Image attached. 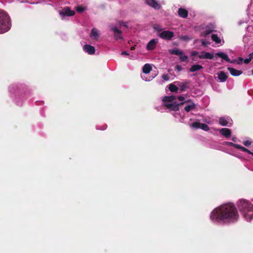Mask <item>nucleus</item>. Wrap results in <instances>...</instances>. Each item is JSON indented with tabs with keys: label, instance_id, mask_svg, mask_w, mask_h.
<instances>
[{
	"label": "nucleus",
	"instance_id": "obj_26",
	"mask_svg": "<svg viewBox=\"0 0 253 253\" xmlns=\"http://www.w3.org/2000/svg\"><path fill=\"white\" fill-rule=\"evenodd\" d=\"M152 70V66L149 64H145L143 68L142 71L145 74H147Z\"/></svg>",
	"mask_w": 253,
	"mask_h": 253
},
{
	"label": "nucleus",
	"instance_id": "obj_55",
	"mask_svg": "<svg viewBox=\"0 0 253 253\" xmlns=\"http://www.w3.org/2000/svg\"><path fill=\"white\" fill-rule=\"evenodd\" d=\"M239 24V25H241L242 24V22H240Z\"/></svg>",
	"mask_w": 253,
	"mask_h": 253
},
{
	"label": "nucleus",
	"instance_id": "obj_22",
	"mask_svg": "<svg viewBox=\"0 0 253 253\" xmlns=\"http://www.w3.org/2000/svg\"><path fill=\"white\" fill-rule=\"evenodd\" d=\"M215 56H217L222 59L227 61H230V58L228 57V55L224 52H218L215 54Z\"/></svg>",
	"mask_w": 253,
	"mask_h": 253
},
{
	"label": "nucleus",
	"instance_id": "obj_42",
	"mask_svg": "<svg viewBox=\"0 0 253 253\" xmlns=\"http://www.w3.org/2000/svg\"><path fill=\"white\" fill-rule=\"evenodd\" d=\"M107 125H104L101 127L100 128H99L98 126H97L96 127V128L97 129H99V130H105L106 128H107Z\"/></svg>",
	"mask_w": 253,
	"mask_h": 253
},
{
	"label": "nucleus",
	"instance_id": "obj_7",
	"mask_svg": "<svg viewBox=\"0 0 253 253\" xmlns=\"http://www.w3.org/2000/svg\"><path fill=\"white\" fill-rule=\"evenodd\" d=\"M158 36L162 39L169 41L174 37V33L169 31L165 30L159 33Z\"/></svg>",
	"mask_w": 253,
	"mask_h": 253
},
{
	"label": "nucleus",
	"instance_id": "obj_56",
	"mask_svg": "<svg viewBox=\"0 0 253 253\" xmlns=\"http://www.w3.org/2000/svg\"><path fill=\"white\" fill-rule=\"evenodd\" d=\"M22 2H24V1H22ZM24 2H27V0L24 1Z\"/></svg>",
	"mask_w": 253,
	"mask_h": 253
},
{
	"label": "nucleus",
	"instance_id": "obj_37",
	"mask_svg": "<svg viewBox=\"0 0 253 253\" xmlns=\"http://www.w3.org/2000/svg\"><path fill=\"white\" fill-rule=\"evenodd\" d=\"M253 59L251 58V56H250V54L248 55V58H246L245 59H244V62L245 64H248L250 62V61Z\"/></svg>",
	"mask_w": 253,
	"mask_h": 253
},
{
	"label": "nucleus",
	"instance_id": "obj_54",
	"mask_svg": "<svg viewBox=\"0 0 253 253\" xmlns=\"http://www.w3.org/2000/svg\"><path fill=\"white\" fill-rule=\"evenodd\" d=\"M252 75H253V70H252Z\"/></svg>",
	"mask_w": 253,
	"mask_h": 253
},
{
	"label": "nucleus",
	"instance_id": "obj_47",
	"mask_svg": "<svg viewBox=\"0 0 253 253\" xmlns=\"http://www.w3.org/2000/svg\"><path fill=\"white\" fill-rule=\"evenodd\" d=\"M227 62L228 63H234L236 62H237V61L236 60H231L230 59V61H227Z\"/></svg>",
	"mask_w": 253,
	"mask_h": 253
},
{
	"label": "nucleus",
	"instance_id": "obj_17",
	"mask_svg": "<svg viewBox=\"0 0 253 253\" xmlns=\"http://www.w3.org/2000/svg\"><path fill=\"white\" fill-rule=\"evenodd\" d=\"M220 133L225 137L228 138L231 135V131L230 129L228 128H222L219 130Z\"/></svg>",
	"mask_w": 253,
	"mask_h": 253
},
{
	"label": "nucleus",
	"instance_id": "obj_6",
	"mask_svg": "<svg viewBox=\"0 0 253 253\" xmlns=\"http://www.w3.org/2000/svg\"><path fill=\"white\" fill-rule=\"evenodd\" d=\"M59 13L62 19H64L66 17L74 15L75 12L74 10H71L69 7L66 6L60 10Z\"/></svg>",
	"mask_w": 253,
	"mask_h": 253
},
{
	"label": "nucleus",
	"instance_id": "obj_46",
	"mask_svg": "<svg viewBox=\"0 0 253 253\" xmlns=\"http://www.w3.org/2000/svg\"><path fill=\"white\" fill-rule=\"evenodd\" d=\"M121 55H128L129 53L125 51H123L121 53Z\"/></svg>",
	"mask_w": 253,
	"mask_h": 253
},
{
	"label": "nucleus",
	"instance_id": "obj_21",
	"mask_svg": "<svg viewBox=\"0 0 253 253\" xmlns=\"http://www.w3.org/2000/svg\"><path fill=\"white\" fill-rule=\"evenodd\" d=\"M217 76L218 79L219 80L220 82H225L227 79V76L226 74L222 71L219 72L217 74Z\"/></svg>",
	"mask_w": 253,
	"mask_h": 253
},
{
	"label": "nucleus",
	"instance_id": "obj_19",
	"mask_svg": "<svg viewBox=\"0 0 253 253\" xmlns=\"http://www.w3.org/2000/svg\"><path fill=\"white\" fill-rule=\"evenodd\" d=\"M188 11L186 9L180 7L178 10V15L180 17L186 18L188 16Z\"/></svg>",
	"mask_w": 253,
	"mask_h": 253
},
{
	"label": "nucleus",
	"instance_id": "obj_52",
	"mask_svg": "<svg viewBox=\"0 0 253 253\" xmlns=\"http://www.w3.org/2000/svg\"><path fill=\"white\" fill-rule=\"evenodd\" d=\"M248 153L252 155L253 156V152H252L251 151H250V152H249Z\"/></svg>",
	"mask_w": 253,
	"mask_h": 253
},
{
	"label": "nucleus",
	"instance_id": "obj_32",
	"mask_svg": "<svg viewBox=\"0 0 253 253\" xmlns=\"http://www.w3.org/2000/svg\"><path fill=\"white\" fill-rule=\"evenodd\" d=\"M179 59L182 61H186L188 58V56L185 55L182 51V53L179 55Z\"/></svg>",
	"mask_w": 253,
	"mask_h": 253
},
{
	"label": "nucleus",
	"instance_id": "obj_14",
	"mask_svg": "<svg viewBox=\"0 0 253 253\" xmlns=\"http://www.w3.org/2000/svg\"><path fill=\"white\" fill-rule=\"evenodd\" d=\"M158 43V39H153L150 40L146 45V49L148 50H152L156 46Z\"/></svg>",
	"mask_w": 253,
	"mask_h": 253
},
{
	"label": "nucleus",
	"instance_id": "obj_27",
	"mask_svg": "<svg viewBox=\"0 0 253 253\" xmlns=\"http://www.w3.org/2000/svg\"><path fill=\"white\" fill-rule=\"evenodd\" d=\"M169 53L171 55H179L182 53V51L177 48H173L171 49H169Z\"/></svg>",
	"mask_w": 253,
	"mask_h": 253
},
{
	"label": "nucleus",
	"instance_id": "obj_13",
	"mask_svg": "<svg viewBox=\"0 0 253 253\" xmlns=\"http://www.w3.org/2000/svg\"><path fill=\"white\" fill-rule=\"evenodd\" d=\"M189 83L188 82L177 83V85H178L179 92L187 90L189 88Z\"/></svg>",
	"mask_w": 253,
	"mask_h": 253
},
{
	"label": "nucleus",
	"instance_id": "obj_5",
	"mask_svg": "<svg viewBox=\"0 0 253 253\" xmlns=\"http://www.w3.org/2000/svg\"><path fill=\"white\" fill-rule=\"evenodd\" d=\"M175 97L173 95L164 97L162 99L164 106L170 111H178L179 104L175 101Z\"/></svg>",
	"mask_w": 253,
	"mask_h": 253
},
{
	"label": "nucleus",
	"instance_id": "obj_18",
	"mask_svg": "<svg viewBox=\"0 0 253 253\" xmlns=\"http://www.w3.org/2000/svg\"><path fill=\"white\" fill-rule=\"evenodd\" d=\"M227 70L233 76H239L243 73L241 70H238L232 67H228Z\"/></svg>",
	"mask_w": 253,
	"mask_h": 253
},
{
	"label": "nucleus",
	"instance_id": "obj_3",
	"mask_svg": "<svg viewBox=\"0 0 253 253\" xmlns=\"http://www.w3.org/2000/svg\"><path fill=\"white\" fill-rule=\"evenodd\" d=\"M237 207L246 220L250 221L253 219V204L251 202L245 199L240 200Z\"/></svg>",
	"mask_w": 253,
	"mask_h": 253
},
{
	"label": "nucleus",
	"instance_id": "obj_24",
	"mask_svg": "<svg viewBox=\"0 0 253 253\" xmlns=\"http://www.w3.org/2000/svg\"><path fill=\"white\" fill-rule=\"evenodd\" d=\"M243 41L244 43V46L245 49H249L250 46L249 42L250 41V38L248 36H244L243 37Z\"/></svg>",
	"mask_w": 253,
	"mask_h": 253
},
{
	"label": "nucleus",
	"instance_id": "obj_4",
	"mask_svg": "<svg viewBox=\"0 0 253 253\" xmlns=\"http://www.w3.org/2000/svg\"><path fill=\"white\" fill-rule=\"evenodd\" d=\"M10 28L9 16L4 11L0 10V34L7 32Z\"/></svg>",
	"mask_w": 253,
	"mask_h": 253
},
{
	"label": "nucleus",
	"instance_id": "obj_11",
	"mask_svg": "<svg viewBox=\"0 0 253 253\" xmlns=\"http://www.w3.org/2000/svg\"><path fill=\"white\" fill-rule=\"evenodd\" d=\"M190 126L196 129L201 128L205 131L209 130V126L205 124L201 123L199 121H196L190 125Z\"/></svg>",
	"mask_w": 253,
	"mask_h": 253
},
{
	"label": "nucleus",
	"instance_id": "obj_51",
	"mask_svg": "<svg viewBox=\"0 0 253 253\" xmlns=\"http://www.w3.org/2000/svg\"><path fill=\"white\" fill-rule=\"evenodd\" d=\"M250 56H251V58L253 59V52L250 53Z\"/></svg>",
	"mask_w": 253,
	"mask_h": 253
},
{
	"label": "nucleus",
	"instance_id": "obj_36",
	"mask_svg": "<svg viewBox=\"0 0 253 253\" xmlns=\"http://www.w3.org/2000/svg\"><path fill=\"white\" fill-rule=\"evenodd\" d=\"M178 99L179 100V101H180L181 102L179 104V105L180 104H183L184 102H187V101L185 99V98L183 96H182V95L179 96L178 97Z\"/></svg>",
	"mask_w": 253,
	"mask_h": 253
},
{
	"label": "nucleus",
	"instance_id": "obj_23",
	"mask_svg": "<svg viewBox=\"0 0 253 253\" xmlns=\"http://www.w3.org/2000/svg\"><path fill=\"white\" fill-rule=\"evenodd\" d=\"M91 38L92 39L96 40L99 38V32L96 28H93L90 35Z\"/></svg>",
	"mask_w": 253,
	"mask_h": 253
},
{
	"label": "nucleus",
	"instance_id": "obj_40",
	"mask_svg": "<svg viewBox=\"0 0 253 253\" xmlns=\"http://www.w3.org/2000/svg\"><path fill=\"white\" fill-rule=\"evenodd\" d=\"M243 61H244V59L242 57H239L237 60L236 63L237 64L239 65L241 64Z\"/></svg>",
	"mask_w": 253,
	"mask_h": 253
},
{
	"label": "nucleus",
	"instance_id": "obj_41",
	"mask_svg": "<svg viewBox=\"0 0 253 253\" xmlns=\"http://www.w3.org/2000/svg\"><path fill=\"white\" fill-rule=\"evenodd\" d=\"M162 78L165 80V81H169V76L168 75H166V74H164L163 76H162Z\"/></svg>",
	"mask_w": 253,
	"mask_h": 253
},
{
	"label": "nucleus",
	"instance_id": "obj_25",
	"mask_svg": "<svg viewBox=\"0 0 253 253\" xmlns=\"http://www.w3.org/2000/svg\"><path fill=\"white\" fill-rule=\"evenodd\" d=\"M203 68L202 65L199 64H195L192 65L189 69V72H194L199 70H200Z\"/></svg>",
	"mask_w": 253,
	"mask_h": 253
},
{
	"label": "nucleus",
	"instance_id": "obj_39",
	"mask_svg": "<svg viewBox=\"0 0 253 253\" xmlns=\"http://www.w3.org/2000/svg\"><path fill=\"white\" fill-rule=\"evenodd\" d=\"M244 145L246 146H249L251 144V141L249 140H245L243 142Z\"/></svg>",
	"mask_w": 253,
	"mask_h": 253
},
{
	"label": "nucleus",
	"instance_id": "obj_9",
	"mask_svg": "<svg viewBox=\"0 0 253 253\" xmlns=\"http://www.w3.org/2000/svg\"><path fill=\"white\" fill-rule=\"evenodd\" d=\"M219 124L222 126H230L233 123L230 118L228 117H222L219 119Z\"/></svg>",
	"mask_w": 253,
	"mask_h": 253
},
{
	"label": "nucleus",
	"instance_id": "obj_48",
	"mask_svg": "<svg viewBox=\"0 0 253 253\" xmlns=\"http://www.w3.org/2000/svg\"><path fill=\"white\" fill-rule=\"evenodd\" d=\"M231 139L233 142H236L237 138L234 136L232 137Z\"/></svg>",
	"mask_w": 253,
	"mask_h": 253
},
{
	"label": "nucleus",
	"instance_id": "obj_28",
	"mask_svg": "<svg viewBox=\"0 0 253 253\" xmlns=\"http://www.w3.org/2000/svg\"><path fill=\"white\" fill-rule=\"evenodd\" d=\"M212 40L215 42L216 44H220L221 40L220 37L216 34H212L211 36Z\"/></svg>",
	"mask_w": 253,
	"mask_h": 253
},
{
	"label": "nucleus",
	"instance_id": "obj_33",
	"mask_svg": "<svg viewBox=\"0 0 253 253\" xmlns=\"http://www.w3.org/2000/svg\"><path fill=\"white\" fill-rule=\"evenodd\" d=\"M141 79L144 81H146V82H149V81H151V80H153V79L154 78V77H151V76H149L148 78V77H146L145 75H141Z\"/></svg>",
	"mask_w": 253,
	"mask_h": 253
},
{
	"label": "nucleus",
	"instance_id": "obj_34",
	"mask_svg": "<svg viewBox=\"0 0 253 253\" xmlns=\"http://www.w3.org/2000/svg\"><path fill=\"white\" fill-rule=\"evenodd\" d=\"M172 113L173 116L176 119H183V116H182L181 114L180 113L176 112V111H174Z\"/></svg>",
	"mask_w": 253,
	"mask_h": 253
},
{
	"label": "nucleus",
	"instance_id": "obj_8",
	"mask_svg": "<svg viewBox=\"0 0 253 253\" xmlns=\"http://www.w3.org/2000/svg\"><path fill=\"white\" fill-rule=\"evenodd\" d=\"M222 144L223 145H226V146H233L235 148L240 149L243 152H245L247 153L250 152V150L247 149V148H246L240 145L235 144L232 142L224 141L223 142Z\"/></svg>",
	"mask_w": 253,
	"mask_h": 253
},
{
	"label": "nucleus",
	"instance_id": "obj_16",
	"mask_svg": "<svg viewBox=\"0 0 253 253\" xmlns=\"http://www.w3.org/2000/svg\"><path fill=\"white\" fill-rule=\"evenodd\" d=\"M214 55L212 53L206 51H202L199 54V58L200 59H212Z\"/></svg>",
	"mask_w": 253,
	"mask_h": 253
},
{
	"label": "nucleus",
	"instance_id": "obj_20",
	"mask_svg": "<svg viewBox=\"0 0 253 253\" xmlns=\"http://www.w3.org/2000/svg\"><path fill=\"white\" fill-rule=\"evenodd\" d=\"M197 105L194 102H190L189 104L186 105L184 107V110L187 112L196 109Z\"/></svg>",
	"mask_w": 253,
	"mask_h": 253
},
{
	"label": "nucleus",
	"instance_id": "obj_44",
	"mask_svg": "<svg viewBox=\"0 0 253 253\" xmlns=\"http://www.w3.org/2000/svg\"><path fill=\"white\" fill-rule=\"evenodd\" d=\"M199 54V52L197 51H193L191 52V55L192 56H194Z\"/></svg>",
	"mask_w": 253,
	"mask_h": 253
},
{
	"label": "nucleus",
	"instance_id": "obj_35",
	"mask_svg": "<svg viewBox=\"0 0 253 253\" xmlns=\"http://www.w3.org/2000/svg\"><path fill=\"white\" fill-rule=\"evenodd\" d=\"M179 39L181 40H182L184 41H188L191 40V38L187 35L181 36L180 37Z\"/></svg>",
	"mask_w": 253,
	"mask_h": 253
},
{
	"label": "nucleus",
	"instance_id": "obj_43",
	"mask_svg": "<svg viewBox=\"0 0 253 253\" xmlns=\"http://www.w3.org/2000/svg\"><path fill=\"white\" fill-rule=\"evenodd\" d=\"M154 28L155 30L158 31H162V29L160 27V26L159 25H156L154 27Z\"/></svg>",
	"mask_w": 253,
	"mask_h": 253
},
{
	"label": "nucleus",
	"instance_id": "obj_53",
	"mask_svg": "<svg viewBox=\"0 0 253 253\" xmlns=\"http://www.w3.org/2000/svg\"><path fill=\"white\" fill-rule=\"evenodd\" d=\"M198 41H199V40H195L194 41V42H195V43H196V42H197Z\"/></svg>",
	"mask_w": 253,
	"mask_h": 253
},
{
	"label": "nucleus",
	"instance_id": "obj_30",
	"mask_svg": "<svg viewBox=\"0 0 253 253\" xmlns=\"http://www.w3.org/2000/svg\"><path fill=\"white\" fill-rule=\"evenodd\" d=\"M169 88L171 92H178L179 91L178 85L176 86L172 84L169 85Z\"/></svg>",
	"mask_w": 253,
	"mask_h": 253
},
{
	"label": "nucleus",
	"instance_id": "obj_15",
	"mask_svg": "<svg viewBox=\"0 0 253 253\" xmlns=\"http://www.w3.org/2000/svg\"><path fill=\"white\" fill-rule=\"evenodd\" d=\"M84 51L90 55L94 54L95 51V48L93 46L90 44H86L83 46Z\"/></svg>",
	"mask_w": 253,
	"mask_h": 253
},
{
	"label": "nucleus",
	"instance_id": "obj_12",
	"mask_svg": "<svg viewBox=\"0 0 253 253\" xmlns=\"http://www.w3.org/2000/svg\"><path fill=\"white\" fill-rule=\"evenodd\" d=\"M146 4L156 10L161 8V4L156 0H145Z\"/></svg>",
	"mask_w": 253,
	"mask_h": 253
},
{
	"label": "nucleus",
	"instance_id": "obj_29",
	"mask_svg": "<svg viewBox=\"0 0 253 253\" xmlns=\"http://www.w3.org/2000/svg\"><path fill=\"white\" fill-rule=\"evenodd\" d=\"M75 9L77 12L82 13L86 9V7L83 5H79L77 6Z\"/></svg>",
	"mask_w": 253,
	"mask_h": 253
},
{
	"label": "nucleus",
	"instance_id": "obj_31",
	"mask_svg": "<svg viewBox=\"0 0 253 253\" xmlns=\"http://www.w3.org/2000/svg\"><path fill=\"white\" fill-rule=\"evenodd\" d=\"M210 26H211V25L208 26L206 27L205 30L202 33V35L203 36H207L211 33L213 31V30L210 28Z\"/></svg>",
	"mask_w": 253,
	"mask_h": 253
},
{
	"label": "nucleus",
	"instance_id": "obj_2",
	"mask_svg": "<svg viewBox=\"0 0 253 253\" xmlns=\"http://www.w3.org/2000/svg\"><path fill=\"white\" fill-rule=\"evenodd\" d=\"M26 88L25 84L19 83L13 84L9 86V92L11 97H14V101L17 105L20 106L22 104L21 102L18 100L19 97L28 99L29 97L25 90Z\"/></svg>",
	"mask_w": 253,
	"mask_h": 253
},
{
	"label": "nucleus",
	"instance_id": "obj_45",
	"mask_svg": "<svg viewBox=\"0 0 253 253\" xmlns=\"http://www.w3.org/2000/svg\"><path fill=\"white\" fill-rule=\"evenodd\" d=\"M120 24L121 25H123L124 27H127V22H121L120 23Z\"/></svg>",
	"mask_w": 253,
	"mask_h": 253
},
{
	"label": "nucleus",
	"instance_id": "obj_49",
	"mask_svg": "<svg viewBox=\"0 0 253 253\" xmlns=\"http://www.w3.org/2000/svg\"><path fill=\"white\" fill-rule=\"evenodd\" d=\"M155 109L157 110L158 111H161V107L159 108L158 107H155Z\"/></svg>",
	"mask_w": 253,
	"mask_h": 253
},
{
	"label": "nucleus",
	"instance_id": "obj_50",
	"mask_svg": "<svg viewBox=\"0 0 253 253\" xmlns=\"http://www.w3.org/2000/svg\"><path fill=\"white\" fill-rule=\"evenodd\" d=\"M176 68L178 70H180L181 69V67L178 65L176 66Z\"/></svg>",
	"mask_w": 253,
	"mask_h": 253
},
{
	"label": "nucleus",
	"instance_id": "obj_1",
	"mask_svg": "<svg viewBox=\"0 0 253 253\" xmlns=\"http://www.w3.org/2000/svg\"><path fill=\"white\" fill-rule=\"evenodd\" d=\"M239 215L232 203L223 204L214 208L211 212L210 219L214 224L226 225L237 221Z\"/></svg>",
	"mask_w": 253,
	"mask_h": 253
},
{
	"label": "nucleus",
	"instance_id": "obj_38",
	"mask_svg": "<svg viewBox=\"0 0 253 253\" xmlns=\"http://www.w3.org/2000/svg\"><path fill=\"white\" fill-rule=\"evenodd\" d=\"M200 41L201 42L202 45L204 46H207L208 44H209V42L206 41V40H201Z\"/></svg>",
	"mask_w": 253,
	"mask_h": 253
},
{
	"label": "nucleus",
	"instance_id": "obj_10",
	"mask_svg": "<svg viewBox=\"0 0 253 253\" xmlns=\"http://www.w3.org/2000/svg\"><path fill=\"white\" fill-rule=\"evenodd\" d=\"M110 29L114 32V38L116 40L123 39L122 32L118 29L116 26L112 25L110 26Z\"/></svg>",
	"mask_w": 253,
	"mask_h": 253
}]
</instances>
